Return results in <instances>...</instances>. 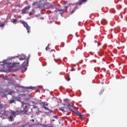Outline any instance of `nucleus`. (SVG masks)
Returning a JSON list of instances; mask_svg holds the SVG:
<instances>
[{"mask_svg": "<svg viewBox=\"0 0 127 127\" xmlns=\"http://www.w3.org/2000/svg\"><path fill=\"white\" fill-rule=\"evenodd\" d=\"M30 8V6L28 5L25 6L22 10V13L24 14L26 13V10H28Z\"/></svg>", "mask_w": 127, "mask_h": 127, "instance_id": "0eeeda50", "label": "nucleus"}, {"mask_svg": "<svg viewBox=\"0 0 127 127\" xmlns=\"http://www.w3.org/2000/svg\"><path fill=\"white\" fill-rule=\"evenodd\" d=\"M76 9H77V5L74 7V9L72 11H71V14L74 13V11H76Z\"/></svg>", "mask_w": 127, "mask_h": 127, "instance_id": "412c9836", "label": "nucleus"}, {"mask_svg": "<svg viewBox=\"0 0 127 127\" xmlns=\"http://www.w3.org/2000/svg\"><path fill=\"white\" fill-rule=\"evenodd\" d=\"M4 25H5V24L2 23V24H0V27H3V26H4Z\"/></svg>", "mask_w": 127, "mask_h": 127, "instance_id": "bb28decb", "label": "nucleus"}, {"mask_svg": "<svg viewBox=\"0 0 127 127\" xmlns=\"http://www.w3.org/2000/svg\"><path fill=\"white\" fill-rule=\"evenodd\" d=\"M3 80H8V81H9L8 82V85H9V86H12V89H13L14 88H25V87H24L23 86L19 85V84L15 83V82H14L12 80H10L9 78L7 77V76L3 77Z\"/></svg>", "mask_w": 127, "mask_h": 127, "instance_id": "f03ea898", "label": "nucleus"}, {"mask_svg": "<svg viewBox=\"0 0 127 127\" xmlns=\"http://www.w3.org/2000/svg\"><path fill=\"white\" fill-rule=\"evenodd\" d=\"M31 112H32V109H31Z\"/></svg>", "mask_w": 127, "mask_h": 127, "instance_id": "09e8293b", "label": "nucleus"}, {"mask_svg": "<svg viewBox=\"0 0 127 127\" xmlns=\"http://www.w3.org/2000/svg\"><path fill=\"white\" fill-rule=\"evenodd\" d=\"M28 58L26 59V60L22 64V71L25 72L27 70V67L28 66Z\"/></svg>", "mask_w": 127, "mask_h": 127, "instance_id": "20e7f679", "label": "nucleus"}, {"mask_svg": "<svg viewBox=\"0 0 127 127\" xmlns=\"http://www.w3.org/2000/svg\"><path fill=\"white\" fill-rule=\"evenodd\" d=\"M53 118H54V119H56V120H58V116L57 115L53 116Z\"/></svg>", "mask_w": 127, "mask_h": 127, "instance_id": "cd10ccee", "label": "nucleus"}, {"mask_svg": "<svg viewBox=\"0 0 127 127\" xmlns=\"http://www.w3.org/2000/svg\"><path fill=\"white\" fill-rule=\"evenodd\" d=\"M19 124H20V122H15L13 123V125L16 126V125H19Z\"/></svg>", "mask_w": 127, "mask_h": 127, "instance_id": "5701e85b", "label": "nucleus"}, {"mask_svg": "<svg viewBox=\"0 0 127 127\" xmlns=\"http://www.w3.org/2000/svg\"><path fill=\"white\" fill-rule=\"evenodd\" d=\"M66 103H64V104H63V105H64V106H66Z\"/></svg>", "mask_w": 127, "mask_h": 127, "instance_id": "79ce46f5", "label": "nucleus"}, {"mask_svg": "<svg viewBox=\"0 0 127 127\" xmlns=\"http://www.w3.org/2000/svg\"><path fill=\"white\" fill-rule=\"evenodd\" d=\"M20 22L23 24L24 27H25L27 30V33H29L30 32V26L28 25L26 22L23 20H20Z\"/></svg>", "mask_w": 127, "mask_h": 127, "instance_id": "39448f33", "label": "nucleus"}, {"mask_svg": "<svg viewBox=\"0 0 127 127\" xmlns=\"http://www.w3.org/2000/svg\"><path fill=\"white\" fill-rule=\"evenodd\" d=\"M26 127V125L24 124V125H22L21 127Z\"/></svg>", "mask_w": 127, "mask_h": 127, "instance_id": "473e14b6", "label": "nucleus"}, {"mask_svg": "<svg viewBox=\"0 0 127 127\" xmlns=\"http://www.w3.org/2000/svg\"><path fill=\"white\" fill-rule=\"evenodd\" d=\"M10 114L11 115H10L8 117V121L9 122H12V120H13V118H15L16 117V116H18V115H20V111H19L18 110H17L16 111H11L10 112Z\"/></svg>", "mask_w": 127, "mask_h": 127, "instance_id": "7ed1b4c3", "label": "nucleus"}, {"mask_svg": "<svg viewBox=\"0 0 127 127\" xmlns=\"http://www.w3.org/2000/svg\"><path fill=\"white\" fill-rule=\"evenodd\" d=\"M53 122H55V120H54V119H53Z\"/></svg>", "mask_w": 127, "mask_h": 127, "instance_id": "a18cd8bd", "label": "nucleus"}, {"mask_svg": "<svg viewBox=\"0 0 127 127\" xmlns=\"http://www.w3.org/2000/svg\"><path fill=\"white\" fill-rule=\"evenodd\" d=\"M67 81H70V78H68Z\"/></svg>", "mask_w": 127, "mask_h": 127, "instance_id": "c03bdc74", "label": "nucleus"}, {"mask_svg": "<svg viewBox=\"0 0 127 127\" xmlns=\"http://www.w3.org/2000/svg\"><path fill=\"white\" fill-rule=\"evenodd\" d=\"M12 98L13 99H15L16 101H18L19 102L20 101V97L19 96H12Z\"/></svg>", "mask_w": 127, "mask_h": 127, "instance_id": "9b49d317", "label": "nucleus"}, {"mask_svg": "<svg viewBox=\"0 0 127 127\" xmlns=\"http://www.w3.org/2000/svg\"><path fill=\"white\" fill-rule=\"evenodd\" d=\"M37 8H40V6H38L37 7Z\"/></svg>", "mask_w": 127, "mask_h": 127, "instance_id": "a19ab883", "label": "nucleus"}, {"mask_svg": "<svg viewBox=\"0 0 127 127\" xmlns=\"http://www.w3.org/2000/svg\"><path fill=\"white\" fill-rule=\"evenodd\" d=\"M30 55H29V57Z\"/></svg>", "mask_w": 127, "mask_h": 127, "instance_id": "603ef678", "label": "nucleus"}, {"mask_svg": "<svg viewBox=\"0 0 127 127\" xmlns=\"http://www.w3.org/2000/svg\"><path fill=\"white\" fill-rule=\"evenodd\" d=\"M87 0H80L78 2V4L79 5H81V4H82V3H83V2H85L86 1H87Z\"/></svg>", "mask_w": 127, "mask_h": 127, "instance_id": "f8f14e48", "label": "nucleus"}, {"mask_svg": "<svg viewBox=\"0 0 127 127\" xmlns=\"http://www.w3.org/2000/svg\"><path fill=\"white\" fill-rule=\"evenodd\" d=\"M67 8H68V6H66L65 7V9H67Z\"/></svg>", "mask_w": 127, "mask_h": 127, "instance_id": "e433bc0d", "label": "nucleus"}, {"mask_svg": "<svg viewBox=\"0 0 127 127\" xmlns=\"http://www.w3.org/2000/svg\"><path fill=\"white\" fill-rule=\"evenodd\" d=\"M66 101H69V99L67 98L64 99V102H66Z\"/></svg>", "mask_w": 127, "mask_h": 127, "instance_id": "2f4dec72", "label": "nucleus"}, {"mask_svg": "<svg viewBox=\"0 0 127 127\" xmlns=\"http://www.w3.org/2000/svg\"><path fill=\"white\" fill-rule=\"evenodd\" d=\"M32 122L33 123H34V119H32Z\"/></svg>", "mask_w": 127, "mask_h": 127, "instance_id": "ea45409f", "label": "nucleus"}, {"mask_svg": "<svg viewBox=\"0 0 127 127\" xmlns=\"http://www.w3.org/2000/svg\"><path fill=\"white\" fill-rule=\"evenodd\" d=\"M37 4V2H34L32 4V5H35V4Z\"/></svg>", "mask_w": 127, "mask_h": 127, "instance_id": "7c9ffc66", "label": "nucleus"}, {"mask_svg": "<svg viewBox=\"0 0 127 127\" xmlns=\"http://www.w3.org/2000/svg\"><path fill=\"white\" fill-rule=\"evenodd\" d=\"M101 43H98V47H99V45H101Z\"/></svg>", "mask_w": 127, "mask_h": 127, "instance_id": "c9c22d12", "label": "nucleus"}, {"mask_svg": "<svg viewBox=\"0 0 127 127\" xmlns=\"http://www.w3.org/2000/svg\"><path fill=\"white\" fill-rule=\"evenodd\" d=\"M101 23H102V24H104V22H101Z\"/></svg>", "mask_w": 127, "mask_h": 127, "instance_id": "49530a36", "label": "nucleus"}, {"mask_svg": "<svg viewBox=\"0 0 127 127\" xmlns=\"http://www.w3.org/2000/svg\"><path fill=\"white\" fill-rule=\"evenodd\" d=\"M18 57H19V55H18L17 56L8 58L6 60H5L2 62H0V67H1V68H4V67L6 66L7 67H8V68H13V67H14V64L8 62V60H10V59H12V58H17Z\"/></svg>", "mask_w": 127, "mask_h": 127, "instance_id": "f257e3e1", "label": "nucleus"}, {"mask_svg": "<svg viewBox=\"0 0 127 127\" xmlns=\"http://www.w3.org/2000/svg\"><path fill=\"white\" fill-rule=\"evenodd\" d=\"M76 69L75 68H72L70 71H75Z\"/></svg>", "mask_w": 127, "mask_h": 127, "instance_id": "72a5a7b5", "label": "nucleus"}, {"mask_svg": "<svg viewBox=\"0 0 127 127\" xmlns=\"http://www.w3.org/2000/svg\"><path fill=\"white\" fill-rule=\"evenodd\" d=\"M95 62H96V61H95Z\"/></svg>", "mask_w": 127, "mask_h": 127, "instance_id": "864d4df0", "label": "nucleus"}, {"mask_svg": "<svg viewBox=\"0 0 127 127\" xmlns=\"http://www.w3.org/2000/svg\"><path fill=\"white\" fill-rule=\"evenodd\" d=\"M7 95H12L13 93H14V91L13 90H10V91H7Z\"/></svg>", "mask_w": 127, "mask_h": 127, "instance_id": "dca6fc26", "label": "nucleus"}, {"mask_svg": "<svg viewBox=\"0 0 127 127\" xmlns=\"http://www.w3.org/2000/svg\"><path fill=\"white\" fill-rule=\"evenodd\" d=\"M15 102V100L14 99L10 100L9 101V104H13Z\"/></svg>", "mask_w": 127, "mask_h": 127, "instance_id": "aec40b11", "label": "nucleus"}, {"mask_svg": "<svg viewBox=\"0 0 127 127\" xmlns=\"http://www.w3.org/2000/svg\"><path fill=\"white\" fill-rule=\"evenodd\" d=\"M19 59L20 61L25 60V55H23L22 57H20L19 58Z\"/></svg>", "mask_w": 127, "mask_h": 127, "instance_id": "4468645a", "label": "nucleus"}, {"mask_svg": "<svg viewBox=\"0 0 127 127\" xmlns=\"http://www.w3.org/2000/svg\"><path fill=\"white\" fill-rule=\"evenodd\" d=\"M26 89H31V90H35V87H32V86H30V87H26Z\"/></svg>", "mask_w": 127, "mask_h": 127, "instance_id": "2eb2a0df", "label": "nucleus"}, {"mask_svg": "<svg viewBox=\"0 0 127 127\" xmlns=\"http://www.w3.org/2000/svg\"><path fill=\"white\" fill-rule=\"evenodd\" d=\"M52 6H52V5H51V6H50V7H52Z\"/></svg>", "mask_w": 127, "mask_h": 127, "instance_id": "8fccbe9b", "label": "nucleus"}, {"mask_svg": "<svg viewBox=\"0 0 127 127\" xmlns=\"http://www.w3.org/2000/svg\"><path fill=\"white\" fill-rule=\"evenodd\" d=\"M75 114L76 115L78 116V117H79L80 116H81V113H80V112L77 111L76 112H75Z\"/></svg>", "mask_w": 127, "mask_h": 127, "instance_id": "6ab92c4d", "label": "nucleus"}, {"mask_svg": "<svg viewBox=\"0 0 127 127\" xmlns=\"http://www.w3.org/2000/svg\"><path fill=\"white\" fill-rule=\"evenodd\" d=\"M79 117H80L81 119H84V115H83L80 114V115H79Z\"/></svg>", "mask_w": 127, "mask_h": 127, "instance_id": "c756f323", "label": "nucleus"}, {"mask_svg": "<svg viewBox=\"0 0 127 127\" xmlns=\"http://www.w3.org/2000/svg\"><path fill=\"white\" fill-rule=\"evenodd\" d=\"M44 127H53V126L50 125V126H47V125H44Z\"/></svg>", "mask_w": 127, "mask_h": 127, "instance_id": "a878e982", "label": "nucleus"}, {"mask_svg": "<svg viewBox=\"0 0 127 127\" xmlns=\"http://www.w3.org/2000/svg\"><path fill=\"white\" fill-rule=\"evenodd\" d=\"M60 13V14L61 15H62V14H63V13H64V12H63V13Z\"/></svg>", "mask_w": 127, "mask_h": 127, "instance_id": "58836bf2", "label": "nucleus"}, {"mask_svg": "<svg viewBox=\"0 0 127 127\" xmlns=\"http://www.w3.org/2000/svg\"><path fill=\"white\" fill-rule=\"evenodd\" d=\"M34 13V10L32 9L31 11H30L29 13V15H32Z\"/></svg>", "mask_w": 127, "mask_h": 127, "instance_id": "4be33fe9", "label": "nucleus"}, {"mask_svg": "<svg viewBox=\"0 0 127 127\" xmlns=\"http://www.w3.org/2000/svg\"><path fill=\"white\" fill-rule=\"evenodd\" d=\"M0 109H3V104L0 103Z\"/></svg>", "mask_w": 127, "mask_h": 127, "instance_id": "393cba45", "label": "nucleus"}, {"mask_svg": "<svg viewBox=\"0 0 127 127\" xmlns=\"http://www.w3.org/2000/svg\"><path fill=\"white\" fill-rule=\"evenodd\" d=\"M53 8H55V9L54 10L55 12H57L58 11H65V10H62V9H57V8L56 7H53Z\"/></svg>", "mask_w": 127, "mask_h": 127, "instance_id": "6e6552de", "label": "nucleus"}, {"mask_svg": "<svg viewBox=\"0 0 127 127\" xmlns=\"http://www.w3.org/2000/svg\"><path fill=\"white\" fill-rule=\"evenodd\" d=\"M66 106L67 107L68 110H71V107H73V106L71 105L68 102H66Z\"/></svg>", "mask_w": 127, "mask_h": 127, "instance_id": "1a4fd4ad", "label": "nucleus"}, {"mask_svg": "<svg viewBox=\"0 0 127 127\" xmlns=\"http://www.w3.org/2000/svg\"><path fill=\"white\" fill-rule=\"evenodd\" d=\"M101 84H102V85H104V82H101Z\"/></svg>", "mask_w": 127, "mask_h": 127, "instance_id": "37998d69", "label": "nucleus"}, {"mask_svg": "<svg viewBox=\"0 0 127 127\" xmlns=\"http://www.w3.org/2000/svg\"><path fill=\"white\" fill-rule=\"evenodd\" d=\"M27 97H26V98H25V101H28V99H29V97H30V96H29V95L27 94Z\"/></svg>", "mask_w": 127, "mask_h": 127, "instance_id": "b1692460", "label": "nucleus"}, {"mask_svg": "<svg viewBox=\"0 0 127 127\" xmlns=\"http://www.w3.org/2000/svg\"><path fill=\"white\" fill-rule=\"evenodd\" d=\"M50 46V44H49L48 45V46H47V47H46V51H47V50H48V47H49Z\"/></svg>", "mask_w": 127, "mask_h": 127, "instance_id": "c85d7f7f", "label": "nucleus"}, {"mask_svg": "<svg viewBox=\"0 0 127 127\" xmlns=\"http://www.w3.org/2000/svg\"><path fill=\"white\" fill-rule=\"evenodd\" d=\"M16 21H17V19H13L11 21V22H12V23H14V24H16Z\"/></svg>", "mask_w": 127, "mask_h": 127, "instance_id": "ddd939ff", "label": "nucleus"}, {"mask_svg": "<svg viewBox=\"0 0 127 127\" xmlns=\"http://www.w3.org/2000/svg\"><path fill=\"white\" fill-rule=\"evenodd\" d=\"M64 109V107H62L61 108H60L59 110L60 111H62L63 113H66V111H65Z\"/></svg>", "mask_w": 127, "mask_h": 127, "instance_id": "a211bd4d", "label": "nucleus"}, {"mask_svg": "<svg viewBox=\"0 0 127 127\" xmlns=\"http://www.w3.org/2000/svg\"><path fill=\"white\" fill-rule=\"evenodd\" d=\"M35 108H36V106H35L34 107V108L35 109Z\"/></svg>", "mask_w": 127, "mask_h": 127, "instance_id": "de8ad7c7", "label": "nucleus"}, {"mask_svg": "<svg viewBox=\"0 0 127 127\" xmlns=\"http://www.w3.org/2000/svg\"><path fill=\"white\" fill-rule=\"evenodd\" d=\"M42 105H43V107H46V106H48V103L46 102H42Z\"/></svg>", "mask_w": 127, "mask_h": 127, "instance_id": "f3484780", "label": "nucleus"}, {"mask_svg": "<svg viewBox=\"0 0 127 127\" xmlns=\"http://www.w3.org/2000/svg\"><path fill=\"white\" fill-rule=\"evenodd\" d=\"M94 42H95V43H97V42H98V41L97 40H95Z\"/></svg>", "mask_w": 127, "mask_h": 127, "instance_id": "4c0bfd02", "label": "nucleus"}, {"mask_svg": "<svg viewBox=\"0 0 127 127\" xmlns=\"http://www.w3.org/2000/svg\"><path fill=\"white\" fill-rule=\"evenodd\" d=\"M5 114L7 115L8 114V111H5Z\"/></svg>", "mask_w": 127, "mask_h": 127, "instance_id": "f704fd0d", "label": "nucleus"}, {"mask_svg": "<svg viewBox=\"0 0 127 127\" xmlns=\"http://www.w3.org/2000/svg\"><path fill=\"white\" fill-rule=\"evenodd\" d=\"M21 104L22 105V106L23 108V112L24 113H27V107H29V106L30 105H29V104L25 103H24L23 102H22Z\"/></svg>", "mask_w": 127, "mask_h": 127, "instance_id": "423d86ee", "label": "nucleus"}, {"mask_svg": "<svg viewBox=\"0 0 127 127\" xmlns=\"http://www.w3.org/2000/svg\"><path fill=\"white\" fill-rule=\"evenodd\" d=\"M31 118H33V116H31Z\"/></svg>", "mask_w": 127, "mask_h": 127, "instance_id": "3c124183", "label": "nucleus"}, {"mask_svg": "<svg viewBox=\"0 0 127 127\" xmlns=\"http://www.w3.org/2000/svg\"><path fill=\"white\" fill-rule=\"evenodd\" d=\"M43 109H45V110H47V111H49L50 113H53V111L51 110H49V108L46 107V106H43Z\"/></svg>", "mask_w": 127, "mask_h": 127, "instance_id": "9d476101", "label": "nucleus"}]
</instances>
